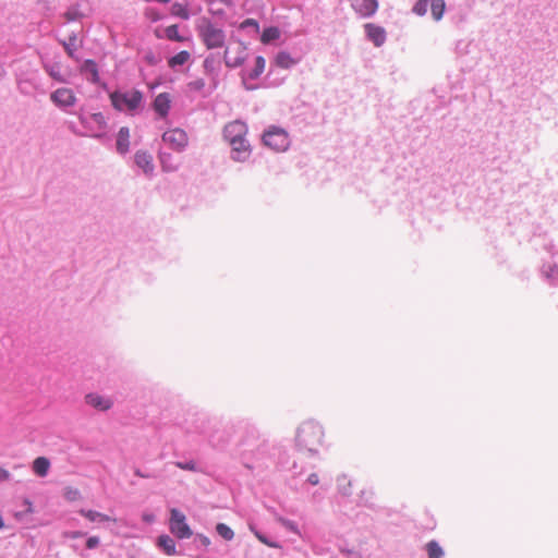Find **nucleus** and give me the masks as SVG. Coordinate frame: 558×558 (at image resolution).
I'll use <instances>...</instances> for the list:
<instances>
[{
  "label": "nucleus",
  "instance_id": "f257e3e1",
  "mask_svg": "<svg viewBox=\"0 0 558 558\" xmlns=\"http://www.w3.org/2000/svg\"><path fill=\"white\" fill-rule=\"evenodd\" d=\"M324 432L322 426L314 421H306L298 429L296 442L302 449L316 452L323 444Z\"/></svg>",
  "mask_w": 558,
  "mask_h": 558
},
{
  "label": "nucleus",
  "instance_id": "f03ea898",
  "mask_svg": "<svg viewBox=\"0 0 558 558\" xmlns=\"http://www.w3.org/2000/svg\"><path fill=\"white\" fill-rule=\"evenodd\" d=\"M112 107L118 111H135L143 102V93L138 89L116 90L109 95Z\"/></svg>",
  "mask_w": 558,
  "mask_h": 558
},
{
  "label": "nucleus",
  "instance_id": "7ed1b4c3",
  "mask_svg": "<svg viewBox=\"0 0 558 558\" xmlns=\"http://www.w3.org/2000/svg\"><path fill=\"white\" fill-rule=\"evenodd\" d=\"M197 32L207 49L222 48L226 41L225 32L216 27L208 20H203Z\"/></svg>",
  "mask_w": 558,
  "mask_h": 558
},
{
  "label": "nucleus",
  "instance_id": "20e7f679",
  "mask_svg": "<svg viewBox=\"0 0 558 558\" xmlns=\"http://www.w3.org/2000/svg\"><path fill=\"white\" fill-rule=\"evenodd\" d=\"M263 142L276 151H284L290 145L288 133L283 129L276 126L270 128L264 133Z\"/></svg>",
  "mask_w": 558,
  "mask_h": 558
},
{
  "label": "nucleus",
  "instance_id": "39448f33",
  "mask_svg": "<svg viewBox=\"0 0 558 558\" xmlns=\"http://www.w3.org/2000/svg\"><path fill=\"white\" fill-rule=\"evenodd\" d=\"M162 142L174 151H182L189 144V136L186 132L180 128H174L166 131L162 134Z\"/></svg>",
  "mask_w": 558,
  "mask_h": 558
},
{
  "label": "nucleus",
  "instance_id": "423d86ee",
  "mask_svg": "<svg viewBox=\"0 0 558 558\" xmlns=\"http://www.w3.org/2000/svg\"><path fill=\"white\" fill-rule=\"evenodd\" d=\"M169 527L171 533L174 534L178 538H189L192 536V530L186 523L185 515L177 509L171 510Z\"/></svg>",
  "mask_w": 558,
  "mask_h": 558
},
{
  "label": "nucleus",
  "instance_id": "0eeeda50",
  "mask_svg": "<svg viewBox=\"0 0 558 558\" xmlns=\"http://www.w3.org/2000/svg\"><path fill=\"white\" fill-rule=\"evenodd\" d=\"M246 134V124L239 120L228 123L223 129V136L230 145H235L239 141L244 140Z\"/></svg>",
  "mask_w": 558,
  "mask_h": 558
},
{
  "label": "nucleus",
  "instance_id": "6e6552de",
  "mask_svg": "<svg viewBox=\"0 0 558 558\" xmlns=\"http://www.w3.org/2000/svg\"><path fill=\"white\" fill-rule=\"evenodd\" d=\"M50 99L59 107H72L76 102L75 94L72 89L62 87L58 88L50 95Z\"/></svg>",
  "mask_w": 558,
  "mask_h": 558
},
{
  "label": "nucleus",
  "instance_id": "1a4fd4ad",
  "mask_svg": "<svg viewBox=\"0 0 558 558\" xmlns=\"http://www.w3.org/2000/svg\"><path fill=\"white\" fill-rule=\"evenodd\" d=\"M245 47L242 44H238L233 48H227L225 50V61L227 66L236 68L241 65L245 59Z\"/></svg>",
  "mask_w": 558,
  "mask_h": 558
},
{
  "label": "nucleus",
  "instance_id": "9d476101",
  "mask_svg": "<svg viewBox=\"0 0 558 558\" xmlns=\"http://www.w3.org/2000/svg\"><path fill=\"white\" fill-rule=\"evenodd\" d=\"M352 9L362 17H369L378 9L377 0H350Z\"/></svg>",
  "mask_w": 558,
  "mask_h": 558
},
{
  "label": "nucleus",
  "instance_id": "9b49d317",
  "mask_svg": "<svg viewBox=\"0 0 558 558\" xmlns=\"http://www.w3.org/2000/svg\"><path fill=\"white\" fill-rule=\"evenodd\" d=\"M134 162L146 175H153L155 165L150 153L146 150H137L134 155Z\"/></svg>",
  "mask_w": 558,
  "mask_h": 558
},
{
  "label": "nucleus",
  "instance_id": "f8f14e48",
  "mask_svg": "<svg viewBox=\"0 0 558 558\" xmlns=\"http://www.w3.org/2000/svg\"><path fill=\"white\" fill-rule=\"evenodd\" d=\"M85 401L87 404L99 411H107L113 405V402L110 398H106L98 393L86 395Z\"/></svg>",
  "mask_w": 558,
  "mask_h": 558
},
{
  "label": "nucleus",
  "instance_id": "ddd939ff",
  "mask_svg": "<svg viewBox=\"0 0 558 558\" xmlns=\"http://www.w3.org/2000/svg\"><path fill=\"white\" fill-rule=\"evenodd\" d=\"M364 28L366 31L368 39L372 40L375 44V46L379 47L385 43L386 32L383 27L377 26L373 23H367L364 25Z\"/></svg>",
  "mask_w": 558,
  "mask_h": 558
},
{
  "label": "nucleus",
  "instance_id": "4468645a",
  "mask_svg": "<svg viewBox=\"0 0 558 558\" xmlns=\"http://www.w3.org/2000/svg\"><path fill=\"white\" fill-rule=\"evenodd\" d=\"M170 95L168 93L159 94L153 104L154 110L162 118H165L170 110Z\"/></svg>",
  "mask_w": 558,
  "mask_h": 558
},
{
  "label": "nucleus",
  "instance_id": "2eb2a0df",
  "mask_svg": "<svg viewBox=\"0 0 558 558\" xmlns=\"http://www.w3.org/2000/svg\"><path fill=\"white\" fill-rule=\"evenodd\" d=\"M231 147L234 154L232 158L235 161L243 162L250 157L251 146L245 138L239 141L235 145H231Z\"/></svg>",
  "mask_w": 558,
  "mask_h": 558
},
{
  "label": "nucleus",
  "instance_id": "dca6fc26",
  "mask_svg": "<svg viewBox=\"0 0 558 558\" xmlns=\"http://www.w3.org/2000/svg\"><path fill=\"white\" fill-rule=\"evenodd\" d=\"M81 72L87 74L88 81L94 84L99 83L98 66L94 60H85L81 66Z\"/></svg>",
  "mask_w": 558,
  "mask_h": 558
},
{
  "label": "nucleus",
  "instance_id": "f3484780",
  "mask_svg": "<svg viewBox=\"0 0 558 558\" xmlns=\"http://www.w3.org/2000/svg\"><path fill=\"white\" fill-rule=\"evenodd\" d=\"M130 147V130L123 126L118 132L117 137V149L121 154H125Z\"/></svg>",
  "mask_w": 558,
  "mask_h": 558
},
{
  "label": "nucleus",
  "instance_id": "a211bd4d",
  "mask_svg": "<svg viewBox=\"0 0 558 558\" xmlns=\"http://www.w3.org/2000/svg\"><path fill=\"white\" fill-rule=\"evenodd\" d=\"M78 512L81 515H83L90 522H108V521L116 522V519H112L109 515L98 512V511H95V510L81 509Z\"/></svg>",
  "mask_w": 558,
  "mask_h": 558
},
{
  "label": "nucleus",
  "instance_id": "6ab92c4d",
  "mask_svg": "<svg viewBox=\"0 0 558 558\" xmlns=\"http://www.w3.org/2000/svg\"><path fill=\"white\" fill-rule=\"evenodd\" d=\"M50 468V461L45 457H38L33 462V471L38 476H46Z\"/></svg>",
  "mask_w": 558,
  "mask_h": 558
},
{
  "label": "nucleus",
  "instance_id": "aec40b11",
  "mask_svg": "<svg viewBox=\"0 0 558 558\" xmlns=\"http://www.w3.org/2000/svg\"><path fill=\"white\" fill-rule=\"evenodd\" d=\"M61 44L66 54L72 59H76L75 52L80 47L77 36L72 34L66 40L61 41Z\"/></svg>",
  "mask_w": 558,
  "mask_h": 558
},
{
  "label": "nucleus",
  "instance_id": "412c9836",
  "mask_svg": "<svg viewBox=\"0 0 558 558\" xmlns=\"http://www.w3.org/2000/svg\"><path fill=\"white\" fill-rule=\"evenodd\" d=\"M296 60L291 57L287 51H280L275 58V63L281 69H289L296 64Z\"/></svg>",
  "mask_w": 558,
  "mask_h": 558
},
{
  "label": "nucleus",
  "instance_id": "4be33fe9",
  "mask_svg": "<svg viewBox=\"0 0 558 558\" xmlns=\"http://www.w3.org/2000/svg\"><path fill=\"white\" fill-rule=\"evenodd\" d=\"M158 545L165 551V554H167L168 556L175 555V543L170 536H168V535L159 536Z\"/></svg>",
  "mask_w": 558,
  "mask_h": 558
},
{
  "label": "nucleus",
  "instance_id": "5701e85b",
  "mask_svg": "<svg viewBox=\"0 0 558 558\" xmlns=\"http://www.w3.org/2000/svg\"><path fill=\"white\" fill-rule=\"evenodd\" d=\"M190 59L191 53L186 50H182L168 60V65L169 68L174 69L179 65L185 64Z\"/></svg>",
  "mask_w": 558,
  "mask_h": 558
},
{
  "label": "nucleus",
  "instance_id": "b1692460",
  "mask_svg": "<svg viewBox=\"0 0 558 558\" xmlns=\"http://www.w3.org/2000/svg\"><path fill=\"white\" fill-rule=\"evenodd\" d=\"M445 9H446L445 0H432L430 1V12H432V16L435 21H440L442 19Z\"/></svg>",
  "mask_w": 558,
  "mask_h": 558
},
{
  "label": "nucleus",
  "instance_id": "393cba45",
  "mask_svg": "<svg viewBox=\"0 0 558 558\" xmlns=\"http://www.w3.org/2000/svg\"><path fill=\"white\" fill-rule=\"evenodd\" d=\"M159 158L163 171L171 172L178 169V165L173 162V158L170 154L161 153Z\"/></svg>",
  "mask_w": 558,
  "mask_h": 558
},
{
  "label": "nucleus",
  "instance_id": "a878e982",
  "mask_svg": "<svg viewBox=\"0 0 558 558\" xmlns=\"http://www.w3.org/2000/svg\"><path fill=\"white\" fill-rule=\"evenodd\" d=\"M280 37V31L277 27H267L264 29L260 40L263 44H269Z\"/></svg>",
  "mask_w": 558,
  "mask_h": 558
},
{
  "label": "nucleus",
  "instance_id": "bb28decb",
  "mask_svg": "<svg viewBox=\"0 0 558 558\" xmlns=\"http://www.w3.org/2000/svg\"><path fill=\"white\" fill-rule=\"evenodd\" d=\"M165 35L169 40L183 43L185 38L179 34L178 25L173 24L165 29Z\"/></svg>",
  "mask_w": 558,
  "mask_h": 558
},
{
  "label": "nucleus",
  "instance_id": "cd10ccee",
  "mask_svg": "<svg viewBox=\"0 0 558 558\" xmlns=\"http://www.w3.org/2000/svg\"><path fill=\"white\" fill-rule=\"evenodd\" d=\"M428 558H441L444 550L436 541H430L426 545Z\"/></svg>",
  "mask_w": 558,
  "mask_h": 558
},
{
  "label": "nucleus",
  "instance_id": "c85d7f7f",
  "mask_svg": "<svg viewBox=\"0 0 558 558\" xmlns=\"http://www.w3.org/2000/svg\"><path fill=\"white\" fill-rule=\"evenodd\" d=\"M266 61L262 56H258L255 60V66L250 73L251 78H257L265 70Z\"/></svg>",
  "mask_w": 558,
  "mask_h": 558
},
{
  "label": "nucleus",
  "instance_id": "c756f323",
  "mask_svg": "<svg viewBox=\"0 0 558 558\" xmlns=\"http://www.w3.org/2000/svg\"><path fill=\"white\" fill-rule=\"evenodd\" d=\"M63 497L68 501H76V500H80L82 498V495H81V492L77 488H75L73 486H66L63 489Z\"/></svg>",
  "mask_w": 558,
  "mask_h": 558
},
{
  "label": "nucleus",
  "instance_id": "7c9ffc66",
  "mask_svg": "<svg viewBox=\"0 0 558 558\" xmlns=\"http://www.w3.org/2000/svg\"><path fill=\"white\" fill-rule=\"evenodd\" d=\"M216 531L226 541H231L234 537V532L225 523H218Z\"/></svg>",
  "mask_w": 558,
  "mask_h": 558
},
{
  "label": "nucleus",
  "instance_id": "2f4dec72",
  "mask_svg": "<svg viewBox=\"0 0 558 558\" xmlns=\"http://www.w3.org/2000/svg\"><path fill=\"white\" fill-rule=\"evenodd\" d=\"M171 12L173 15L180 16L183 20H189L190 17L187 8L181 3H173L171 7Z\"/></svg>",
  "mask_w": 558,
  "mask_h": 558
},
{
  "label": "nucleus",
  "instance_id": "473e14b6",
  "mask_svg": "<svg viewBox=\"0 0 558 558\" xmlns=\"http://www.w3.org/2000/svg\"><path fill=\"white\" fill-rule=\"evenodd\" d=\"M430 1L432 0H417L413 5L412 11L418 16L425 15L427 13L428 4L430 5Z\"/></svg>",
  "mask_w": 558,
  "mask_h": 558
},
{
  "label": "nucleus",
  "instance_id": "72a5a7b5",
  "mask_svg": "<svg viewBox=\"0 0 558 558\" xmlns=\"http://www.w3.org/2000/svg\"><path fill=\"white\" fill-rule=\"evenodd\" d=\"M46 71L48 72V74L56 81L60 82V83H64L65 82V78L62 76V74L60 73V70H59V66H56V65H51V66H46Z\"/></svg>",
  "mask_w": 558,
  "mask_h": 558
},
{
  "label": "nucleus",
  "instance_id": "f704fd0d",
  "mask_svg": "<svg viewBox=\"0 0 558 558\" xmlns=\"http://www.w3.org/2000/svg\"><path fill=\"white\" fill-rule=\"evenodd\" d=\"M216 59L211 56L204 60V69L207 73L213 74L215 72Z\"/></svg>",
  "mask_w": 558,
  "mask_h": 558
},
{
  "label": "nucleus",
  "instance_id": "c9c22d12",
  "mask_svg": "<svg viewBox=\"0 0 558 558\" xmlns=\"http://www.w3.org/2000/svg\"><path fill=\"white\" fill-rule=\"evenodd\" d=\"M175 465L181 470L196 471V464L194 461L189 462H175Z\"/></svg>",
  "mask_w": 558,
  "mask_h": 558
},
{
  "label": "nucleus",
  "instance_id": "e433bc0d",
  "mask_svg": "<svg viewBox=\"0 0 558 558\" xmlns=\"http://www.w3.org/2000/svg\"><path fill=\"white\" fill-rule=\"evenodd\" d=\"M99 537L97 536H90L87 541H86V547L88 549H93L95 547H97L99 545Z\"/></svg>",
  "mask_w": 558,
  "mask_h": 558
},
{
  "label": "nucleus",
  "instance_id": "4c0bfd02",
  "mask_svg": "<svg viewBox=\"0 0 558 558\" xmlns=\"http://www.w3.org/2000/svg\"><path fill=\"white\" fill-rule=\"evenodd\" d=\"M64 16L68 21H75L81 17V14L76 10H70L65 12Z\"/></svg>",
  "mask_w": 558,
  "mask_h": 558
},
{
  "label": "nucleus",
  "instance_id": "58836bf2",
  "mask_svg": "<svg viewBox=\"0 0 558 558\" xmlns=\"http://www.w3.org/2000/svg\"><path fill=\"white\" fill-rule=\"evenodd\" d=\"M255 535H256V537L258 538V541H260L263 544H265V545H267V546H269V547H274V548L278 547V546H277V544L269 542V541H268L264 535H262L260 533L256 532V533H255Z\"/></svg>",
  "mask_w": 558,
  "mask_h": 558
},
{
  "label": "nucleus",
  "instance_id": "ea45409f",
  "mask_svg": "<svg viewBox=\"0 0 558 558\" xmlns=\"http://www.w3.org/2000/svg\"><path fill=\"white\" fill-rule=\"evenodd\" d=\"M190 86L193 88V89H196V90H199L202 89L204 86H205V83L203 80H197V81H194L190 84Z\"/></svg>",
  "mask_w": 558,
  "mask_h": 558
},
{
  "label": "nucleus",
  "instance_id": "a19ab883",
  "mask_svg": "<svg viewBox=\"0 0 558 558\" xmlns=\"http://www.w3.org/2000/svg\"><path fill=\"white\" fill-rule=\"evenodd\" d=\"M10 478V473L8 470L0 466V483L5 482Z\"/></svg>",
  "mask_w": 558,
  "mask_h": 558
},
{
  "label": "nucleus",
  "instance_id": "79ce46f5",
  "mask_svg": "<svg viewBox=\"0 0 558 558\" xmlns=\"http://www.w3.org/2000/svg\"><path fill=\"white\" fill-rule=\"evenodd\" d=\"M284 526L294 533H299L296 525L291 521H283Z\"/></svg>",
  "mask_w": 558,
  "mask_h": 558
},
{
  "label": "nucleus",
  "instance_id": "37998d69",
  "mask_svg": "<svg viewBox=\"0 0 558 558\" xmlns=\"http://www.w3.org/2000/svg\"><path fill=\"white\" fill-rule=\"evenodd\" d=\"M308 482L312 484V485H317L318 482H319V478H318V475L313 473L308 476Z\"/></svg>",
  "mask_w": 558,
  "mask_h": 558
},
{
  "label": "nucleus",
  "instance_id": "c03bdc74",
  "mask_svg": "<svg viewBox=\"0 0 558 558\" xmlns=\"http://www.w3.org/2000/svg\"><path fill=\"white\" fill-rule=\"evenodd\" d=\"M198 537H199V539H201V542H202V544H203L204 546H206V547H207V546H209V545H210V539H209L207 536H205V535H199Z\"/></svg>",
  "mask_w": 558,
  "mask_h": 558
},
{
  "label": "nucleus",
  "instance_id": "a18cd8bd",
  "mask_svg": "<svg viewBox=\"0 0 558 558\" xmlns=\"http://www.w3.org/2000/svg\"><path fill=\"white\" fill-rule=\"evenodd\" d=\"M350 486H351V483H350V482H348V483H347V486L341 487V488H340L341 494H342V495H345V496H347V495H349V494H350V492H349V489H348V488H349Z\"/></svg>",
  "mask_w": 558,
  "mask_h": 558
},
{
  "label": "nucleus",
  "instance_id": "49530a36",
  "mask_svg": "<svg viewBox=\"0 0 558 558\" xmlns=\"http://www.w3.org/2000/svg\"><path fill=\"white\" fill-rule=\"evenodd\" d=\"M93 119H94L96 122H98V123L104 122V117H102V114H101V113H95V114H93Z\"/></svg>",
  "mask_w": 558,
  "mask_h": 558
},
{
  "label": "nucleus",
  "instance_id": "de8ad7c7",
  "mask_svg": "<svg viewBox=\"0 0 558 558\" xmlns=\"http://www.w3.org/2000/svg\"><path fill=\"white\" fill-rule=\"evenodd\" d=\"M134 474H135L136 476L143 477V478L148 477L147 475H145L144 473H142V472H141V470H138V469L134 471Z\"/></svg>",
  "mask_w": 558,
  "mask_h": 558
},
{
  "label": "nucleus",
  "instance_id": "09e8293b",
  "mask_svg": "<svg viewBox=\"0 0 558 558\" xmlns=\"http://www.w3.org/2000/svg\"><path fill=\"white\" fill-rule=\"evenodd\" d=\"M244 24H245V25H256L257 23H256L254 20L248 19V20H246V21L244 22Z\"/></svg>",
  "mask_w": 558,
  "mask_h": 558
},
{
  "label": "nucleus",
  "instance_id": "8fccbe9b",
  "mask_svg": "<svg viewBox=\"0 0 558 558\" xmlns=\"http://www.w3.org/2000/svg\"><path fill=\"white\" fill-rule=\"evenodd\" d=\"M149 16H150L154 21L159 20V15H158L157 13H151Z\"/></svg>",
  "mask_w": 558,
  "mask_h": 558
},
{
  "label": "nucleus",
  "instance_id": "3c124183",
  "mask_svg": "<svg viewBox=\"0 0 558 558\" xmlns=\"http://www.w3.org/2000/svg\"><path fill=\"white\" fill-rule=\"evenodd\" d=\"M82 535H83V534H82L81 532H74V533L72 534V537H73V538H76V537H81Z\"/></svg>",
  "mask_w": 558,
  "mask_h": 558
},
{
  "label": "nucleus",
  "instance_id": "603ef678",
  "mask_svg": "<svg viewBox=\"0 0 558 558\" xmlns=\"http://www.w3.org/2000/svg\"><path fill=\"white\" fill-rule=\"evenodd\" d=\"M207 3H213L214 0H205Z\"/></svg>",
  "mask_w": 558,
  "mask_h": 558
}]
</instances>
